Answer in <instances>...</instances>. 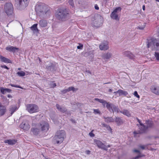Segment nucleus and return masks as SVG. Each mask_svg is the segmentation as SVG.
<instances>
[{
  "instance_id": "nucleus-47",
  "label": "nucleus",
  "mask_w": 159,
  "mask_h": 159,
  "mask_svg": "<svg viewBox=\"0 0 159 159\" xmlns=\"http://www.w3.org/2000/svg\"><path fill=\"white\" fill-rule=\"evenodd\" d=\"M68 92V90H67V89H64L62 90L61 91V92L62 94L66 93Z\"/></svg>"
},
{
  "instance_id": "nucleus-21",
  "label": "nucleus",
  "mask_w": 159,
  "mask_h": 159,
  "mask_svg": "<svg viewBox=\"0 0 159 159\" xmlns=\"http://www.w3.org/2000/svg\"><path fill=\"white\" fill-rule=\"evenodd\" d=\"M4 142L7 143L9 145H13L16 144L17 142V140L15 139H7L4 140Z\"/></svg>"
},
{
  "instance_id": "nucleus-12",
  "label": "nucleus",
  "mask_w": 159,
  "mask_h": 159,
  "mask_svg": "<svg viewBox=\"0 0 159 159\" xmlns=\"http://www.w3.org/2000/svg\"><path fill=\"white\" fill-rule=\"evenodd\" d=\"M16 2L19 3L21 9L25 8L28 5L29 0H15Z\"/></svg>"
},
{
  "instance_id": "nucleus-39",
  "label": "nucleus",
  "mask_w": 159,
  "mask_h": 159,
  "mask_svg": "<svg viewBox=\"0 0 159 159\" xmlns=\"http://www.w3.org/2000/svg\"><path fill=\"white\" fill-rule=\"evenodd\" d=\"M0 92L2 94H5L6 93V91H5V88L3 87H1L0 88Z\"/></svg>"
},
{
  "instance_id": "nucleus-5",
  "label": "nucleus",
  "mask_w": 159,
  "mask_h": 159,
  "mask_svg": "<svg viewBox=\"0 0 159 159\" xmlns=\"http://www.w3.org/2000/svg\"><path fill=\"white\" fill-rule=\"evenodd\" d=\"M148 48L151 47H153L156 51H159V39L152 38L150 42H147Z\"/></svg>"
},
{
  "instance_id": "nucleus-11",
  "label": "nucleus",
  "mask_w": 159,
  "mask_h": 159,
  "mask_svg": "<svg viewBox=\"0 0 159 159\" xmlns=\"http://www.w3.org/2000/svg\"><path fill=\"white\" fill-rule=\"evenodd\" d=\"M121 10V8L120 7H116L111 14L110 16L111 18L116 20H119V18L118 17V13L119 12H120Z\"/></svg>"
},
{
  "instance_id": "nucleus-45",
  "label": "nucleus",
  "mask_w": 159,
  "mask_h": 159,
  "mask_svg": "<svg viewBox=\"0 0 159 159\" xmlns=\"http://www.w3.org/2000/svg\"><path fill=\"white\" fill-rule=\"evenodd\" d=\"M133 94H134V96H135L136 97L138 98H140V96L138 94L137 91H134Z\"/></svg>"
},
{
  "instance_id": "nucleus-36",
  "label": "nucleus",
  "mask_w": 159,
  "mask_h": 159,
  "mask_svg": "<svg viewBox=\"0 0 159 159\" xmlns=\"http://www.w3.org/2000/svg\"><path fill=\"white\" fill-rule=\"evenodd\" d=\"M106 120L107 122H112L114 121V120L111 117L106 118Z\"/></svg>"
},
{
  "instance_id": "nucleus-18",
  "label": "nucleus",
  "mask_w": 159,
  "mask_h": 159,
  "mask_svg": "<svg viewBox=\"0 0 159 159\" xmlns=\"http://www.w3.org/2000/svg\"><path fill=\"white\" fill-rule=\"evenodd\" d=\"M122 54L125 56L130 59H133L134 58V56L130 51H125L122 52Z\"/></svg>"
},
{
  "instance_id": "nucleus-19",
  "label": "nucleus",
  "mask_w": 159,
  "mask_h": 159,
  "mask_svg": "<svg viewBox=\"0 0 159 159\" xmlns=\"http://www.w3.org/2000/svg\"><path fill=\"white\" fill-rule=\"evenodd\" d=\"M6 49L10 52H12L13 53H14L18 52L19 50V48L15 47L9 45L6 47Z\"/></svg>"
},
{
  "instance_id": "nucleus-3",
  "label": "nucleus",
  "mask_w": 159,
  "mask_h": 159,
  "mask_svg": "<svg viewBox=\"0 0 159 159\" xmlns=\"http://www.w3.org/2000/svg\"><path fill=\"white\" fill-rule=\"evenodd\" d=\"M103 21V17L100 15L97 14L92 17L91 25L93 27L98 28L102 25Z\"/></svg>"
},
{
  "instance_id": "nucleus-30",
  "label": "nucleus",
  "mask_w": 159,
  "mask_h": 159,
  "mask_svg": "<svg viewBox=\"0 0 159 159\" xmlns=\"http://www.w3.org/2000/svg\"><path fill=\"white\" fill-rule=\"evenodd\" d=\"M151 91L156 94H159V87L152 86L151 88Z\"/></svg>"
},
{
  "instance_id": "nucleus-15",
  "label": "nucleus",
  "mask_w": 159,
  "mask_h": 159,
  "mask_svg": "<svg viewBox=\"0 0 159 159\" xmlns=\"http://www.w3.org/2000/svg\"><path fill=\"white\" fill-rule=\"evenodd\" d=\"M99 47L101 50H107L109 48L108 42L107 41H104L101 43Z\"/></svg>"
},
{
  "instance_id": "nucleus-59",
  "label": "nucleus",
  "mask_w": 159,
  "mask_h": 159,
  "mask_svg": "<svg viewBox=\"0 0 159 159\" xmlns=\"http://www.w3.org/2000/svg\"><path fill=\"white\" fill-rule=\"evenodd\" d=\"M142 8L143 11H144L145 10V7L144 5L143 6Z\"/></svg>"
},
{
  "instance_id": "nucleus-37",
  "label": "nucleus",
  "mask_w": 159,
  "mask_h": 159,
  "mask_svg": "<svg viewBox=\"0 0 159 159\" xmlns=\"http://www.w3.org/2000/svg\"><path fill=\"white\" fill-rule=\"evenodd\" d=\"M68 3L72 7H74V4L73 0H68Z\"/></svg>"
},
{
  "instance_id": "nucleus-17",
  "label": "nucleus",
  "mask_w": 159,
  "mask_h": 159,
  "mask_svg": "<svg viewBox=\"0 0 159 159\" xmlns=\"http://www.w3.org/2000/svg\"><path fill=\"white\" fill-rule=\"evenodd\" d=\"M37 126L36 127L31 128V133L33 134L37 135L39 134L41 132V129Z\"/></svg>"
},
{
  "instance_id": "nucleus-9",
  "label": "nucleus",
  "mask_w": 159,
  "mask_h": 159,
  "mask_svg": "<svg viewBox=\"0 0 159 159\" xmlns=\"http://www.w3.org/2000/svg\"><path fill=\"white\" fill-rule=\"evenodd\" d=\"M46 67L48 70L52 72L56 71L57 69L55 63L51 61L47 62Z\"/></svg>"
},
{
  "instance_id": "nucleus-33",
  "label": "nucleus",
  "mask_w": 159,
  "mask_h": 159,
  "mask_svg": "<svg viewBox=\"0 0 159 159\" xmlns=\"http://www.w3.org/2000/svg\"><path fill=\"white\" fill-rule=\"evenodd\" d=\"M115 121L116 123L117 124L119 125L123 123V121L120 118V117H116Z\"/></svg>"
},
{
  "instance_id": "nucleus-28",
  "label": "nucleus",
  "mask_w": 159,
  "mask_h": 159,
  "mask_svg": "<svg viewBox=\"0 0 159 159\" xmlns=\"http://www.w3.org/2000/svg\"><path fill=\"white\" fill-rule=\"evenodd\" d=\"M18 109V108L16 106H11L9 108V111L11 112V115H12Z\"/></svg>"
},
{
  "instance_id": "nucleus-43",
  "label": "nucleus",
  "mask_w": 159,
  "mask_h": 159,
  "mask_svg": "<svg viewBox=\"0 0 159 159\" xmlns=\"http://www.w3.org/2000/svg\"><path fill=\"white\" fill-rule=\"evenodd\" d=\"M120 112L121 113H122L123 114L127 116H128V115L129 114V112L127 110H125L123 112L120 111Z\"/></svg>"
},
{
  "instance_id": "nucleus-22",
  "label": "nucleus",
  "mask_w": 159,
  "mask_h": 159,
  "mask_svg": "<svg viewBox=\"0 0 159 159\" xmlns=\"http://www.w3.org/2000/svg\"><path fill=\"white\" fill-rule=\"evenodd\" d=\"M6 107L2 105L0 102V116H3L6 111Z\"/></svg>"
},
{
  "instance_id": "nucleus-63",
  "label": "nucleus",
  "mask_w": 159,
  "mask_h": 159,
  "mask_svg": "<svg viewBox=\"0 0 159 159\" xmlns=\"http://www.w3.org/2000/svg\"><path fill=\"white\" fill-rule=\"evenodd\" d=\"M18 70H21V68H19L18 69Z\"/></svg>"
},
{
  "instance_id": "nucleus-54",
  "label": "nucleus",
  "mask_w": 159,
  "mask_h": 159,
  "mask_svg": "<svg viewBox=\"0 0 159 159\" xmlns=\"http://www.w3.org/2000/svg\"><path fill=\"white\" fill-rule=\"evenodd\" d=\"M139 147L143 150L145 149V146L143 145H140L139 146Z\"/></svg>"
},
{
  "instance_id": "nucleus-53",
  "label": "nucleus",
  "mask_w": 159,
  "mask_h": 159,
  "mask_svg": "<svg viewBox=\"0 0 159 159\" xmlns=\"http://www.w3.org/2000/svg\"><path fill=\"white\" fill-rule=\"evenodd\" d=\"M94 7L96 10H98L99 9V8L97 4L95 5Z\"/></svg>"
},
{
  "instance_id": "nucleus-24",
  "label": "nucleus",
  "mask_w": 159,
  "mask_h": 159,
  "mask_svg": "<svg viewBox=\"0 0 159 159\" xmlns=\"http://www.w3.org/2000/svg\"><path fill=\"white\" fill-rule=\"evenodd\" d=\"M0 61L6 63H11V61L9 59L0 55Z\"/></svg>"
},
{
  "instance_id": "nucleus-58",
  "label": "nucleus",
  "mask_w": 159,
  "mask_h": 159,
  "mask_svg": "<svg viewBox=\"0 0 159 159\" xmlns=\"http://www.w3.org/2000/svg\"><path fill=\"white\" fill-rule=\"evenodd\" d=\"M7 97L8 98H11L12 97V96L10 94H8L7 95Z\"/></svg>"
},
{
  "instance_id": "nucleus-52",
  "label": "nucleus",
  "mask_w": 159,
  "mask_h": 159,
  "mask_svg": "<svg viewBox=\"0 0 159 159\" xmlns=\"http://www.w3.org/2000/svg\"><path fill=\"white\" fill-rule=\"evenodd\" d=\"M65 113L69 115H70L71 114V111H67V110L65 112Z\"/></svg>"
},
{
  "instance_id": "nucleus-48",
  "label": "nucleus",
  "mask_w": 159,
  "mask_h": 159,
  "mask_svg": "<svg viewBox=\"0 0 159 159\" xmlns=\"http://www.w3.org/2000/svg\"><path fill=\"white\" fill-rule=\"evenodd\" d=\"M1 67L2 68H5L7 70H8L9 69V68L7 66H6L4 65H1Z\"/></svg>"
},
{
  "instance_id": "nucleus-8",
  "label": "nucleus",
  "mask_w": 159,
  "mask_h": 159,
  "mask_svg": "<svg viewBox=\"0 0 159 159\" xmlns=\"http://www.w3.org/2000/svg\"><path fill=\"white\" fill-rule=\"evenodd\" d=\"M37 126L41 129V131L45 132L47 131L49 128L48 123L45 121H41L37 125Z\"/></svg>"
},
{
  "instance_id": "nucleus-57",
  "label": "nucleus",
  "mask_w": 159,
  "mask_h": 159,
  "mask_svg": "<svg viewBox=\"0 0 159 159\" xmlns=\"http://www.w3.org/2000/svg\"><path fill=\"white\" fill-rule=\"evenodd\" d=\"M137 120H138V122L139 123V125L140 126V124L142 123L141 122V121L139 119H137Z\"/></svg>"
},
{
  "instance_id": "nucleus-23",
  "label": "nucleus",
  "mask_w": 159,
  "mask_h": 159,
  "mask_svg": "<svg viewBox=\"0 0 159 159\" xmlns=\"http://www.w3.org/2000/svg\"><path fill=\"white\" fill-rule=\"evenodd\" d=\"M56 106L59 111L63 113H65L67 111V109L65 107H61L58 104H57Z\"/></svg>"
},
{
  "instance_id": "nucleus-46",
  "label": "nucleus",
  "mask_w": 159,
  "mask_h": 159,
  "mask_svg": "<svg viewBox=\"0 0 159 159\" xmlns=\"http://www.w3.org/2000/svg\"><path fill=\"white\" fill-rule=\"evenodd\" d=\"M5 91L6 93H10L12 92V90L8 88H5Z\"/></svg>"
},
{
  "instance_id": "nucleus-29",
  "label": "nucleus",
  "mask_w": 159,
  "mask_h": 159,
  "mask_svg": "<svg viewBox=\"0 0 159 159\" xmlns=\"http://www.w3.org/2000/svg\"><path fill=\"white\" fill-rule=\"evenodd\" d=\"M112 56V53L110 52H107L103 54L102 56V57L104 60H107L110 59Z\"/></svg>"
},
{
  "instance_id": "nucleus-42",
  "label": "nucleus",
  "mask_w": 159,
  "mask_h": 159,
  "mask_svg": "<svg viewBox=\"0 0 159 159\" xmlns=\"http://www.w3.org/2000/svg\"><path fill=\"white\" fill-rule=\"evenodd\" d=\"M68 90V92H69L70 91H75V88L74 87L71 86L69 87L67 89Z\"/></svg>"
},
{
  "instance_id": "nucleus-10",
  "label": "nucleus",
  "mask_w": 159,
  "mask_h": 159,
  "mask_svg": "<svg viewBox=\"0 0 159 159\" xmlns=\"http://www.w3.org/2000/svg\"><path fill=\"white\" fill-rule=\"evenodd\" d=\"M26 107L28 111L30 113L36 112L39 111L38 107L35 104H28Z\"/></svg>"
},
{
  "instance_id": "nucleus-25",
  "label": "nucleus",
  "mask_w": 159,
  "mask_h": 159,
  "mask_svg": "<svg viewBox=\"0 0 159 159\" xmlns=\"http://www.w3.org/2000/svg\"><path fill=\"white\" fill-rule=\"evenodd\" d=\"M145 123L147 125L146 127L147 129L153 128L154 126V123L153 121L150 120H146Z\"/></svg>"
},
{
  "instance_id": "nucleus-14",
  "label": "nucleus",
  "mask_w": 159,
  "mask_h": 159,
  "mask_svg": "<svg viewBox=\"0 0 159 159\" xmlns=\"http://www.w3.org/2000/svg\"><path fill=\"white\" fill-rule=\"evenodd\" d=\"M94 143H96L98 147L105 151H107V149L106 148V145L103 144L101 141L96 139H94Z\"/></svg>"
},
{
  "instance_id": "nucleus-7",
  "label": "nucleus",
  "mask_w": 159,
  "mask_h": 159,
  "mask_svg": "<svg viewBox=\"0 0 159 159\" xmlns=\"http://www.w3.org/2000/svg\"><path fill=\"white\" fill-rule=\"evenodd\" d=\"M137 125L139 127V130L138 131H134L133 132L134 136V137H139V136H137V134H140L143 133H144L146 130L148 129L146 126L143 123L140 124V125H139V124H137Z\"/></svg>"
},
{
  "instance_id": "nucleus-26",
  "label": "nucleus",
  "mask_w": 159,
  "mask_h": 159,
  "mask_svg": "<svg viewBox=\"0 0 159 159\" xmlns=\"http://www.w3.org/2000/svg\"><path fill=\"white\" fill-rule=\"evenodd\" d=\"M37 24H35L32 25L30 27V29L33 31L34 34L38 33L39 30L37 28Z\"/></svg>"
},
{
  "instance_id": "nucleus-13",
  "label": "nucleus",
  "mask_w": 159,
  "mask_h": 159,
  "mask_svg": "<svg viewBox=\"0 0 159 159\" xmlns=\"http://www.w3.org/2000/svg\"><path fill=\"white\" fill-rule=\"evenodd\" d=\"M95 100L101 103L104 107H105V105H106V107L108 110L110 109V107L111 103L107 102L106 101L104 100L99 99L98 98H95Z\"/></svg>"
},
{
  "instance_id": "nucleus-61",
  "label": "nucleus",
  "mask_w": 159,
  "mask_h": 159,
  "mask_svg": "<svg viewBox=\"0 0 159 159\" xmlns=\"http://www.w3.org/2000/svg\"><path fill=\"white\" fill-rule=\"evenodd\" d=\"M112 91V90L111 89H108V91L109 92H111Z\"/></svg>"
},
{
  "instance_id": "nucleus-51",
  "label": "nucleus",
  "mask_w": 159,
  "mask_h": 159,
  "mask_svg": "<svg viewBox=\"0 0 159 159\" xmlns=\"http://www.w3.org/2000/svg\"><path fill=\"white\" fill-rule=\"evenodd\" d=\"M93 130L92 131L90 132L89 133V135L91 137H93L95 136V134L92 132Z\"/></svg>"
},
{
  "instance_id": "nucleus-20",
  "label": "nucleus",
  "mask_w": 159,
  "mask_h": 159,
  "mask_svg": "<svg viewBox=\"0 0 159 159\" xmlns=\"http://www.w3.org/2000/svg\"><path fill=\"white\" fill-rule=\"evenodd\" d=\"M110 109L108 110L110 112L113 113L114 112H118L119 108L118 106H116L112 103H111L110 107Z\"/></svg>"
},
{
  "instance_id": "nucleus-1",
  "label": "nucleus",
  "mask_w": 159,
  "mask_h": 159,
  "mask_svg": "<svg viewBox=\"0 0 159 159\" xmlns=\"http://www.w3.org/2000/svg\"><path fill=\"white\" fill-rule=\"evenodd\" d=\"M35 10L37 14L43 18L49 16L50 13L49 7L43 3H39L35 6Z\"/></svg>"
},
{
  "instance_id": "nucleus-2",
  "label": "nucleus",
  "mask_w": 159,
  "mask_h": 159,
  "mask_svg": "<svg viewBox=\"0 0 159 159\" xmlns=\"http://www.w3.org/2000/svg\"><path fill=\"white\" fill-rule=\"evenodd\" d=\"M69 12L68 10L66 8H59L56 13V17L60 21H65L69 19Z\"/></svg>"
},
{
  "instance_id": "nucleus-60",
  "label": "nucleus",
  "mask_w": 159,
  "mask_h": 159,
  "mask_svg": "<svg viewBox=\"0 0 159 159\" xmlns=\"http://www.w3.org/2000/svg\"><path fill=\"white\" fill-rule=\"evenodd\" d=\"M111 147V145H107V146H106V148H108L110 147Z\"/></svg>"
},
{
  "instance_id": "nucleus-62",
  "label": "nucleus",
  "mask_w": 159,
  "mask_h": 159,
  "mask_svg": "<svg viewBox=\"0 0 159 159\" xmlns=\"http://www.w3.org/2000/svg\"><path fill=\"white\" fill-rule=\"evenodd\" d=\"M87 72L91 74V72L89 70L87 71Z\"/></svg>"
},
{
  "instance_id": "nucleus-49",
  "label": "nucleus",
  "mask_w": 159,
  "mask_h": 159,
  "mask_svg": "<svg viewBox=\"0 0 159 159\" xmlns=\"http://www.w3.org/2000/svg\"><path fill=\"white\" fill-rule=\"evenodd\" d=\"M93 111L95 114H99L100 113V111L98 109H94Z\"/></svg>"
},
{
  "instance_id": "nucleus-27",
  "label": "nucleus",
  "mask_w": 159,
  "mask_h": 159,
  "mask_svg": "<svg viewBox=\"0 0 159 159\" xmlns=\"http://www.w3.org/2000/svg\"><path fill=\"white\" fill-rule=\"evenodd\" d=\"M39 24L41 27H45L47 26L48 22L46 20L42 19L39 20Z\"/></svg>"
},
{
  "instance_id": "nucleus-64",
  "label": "nucleus",
  "mask_w": 159,
  "mask_h": 159,
  "mask_svg": "<svg viewBox=\"0 0 159 159\" xmlns=\"http://www.w3.org/2000/svg\"><path fill=\"white\" fill-rule=\"evenodd\" d=\"M1 97L2 98H4V96H3V95H2V96H1Z\"/></svg>"
},
{
  "instance_id": "nucleus-35",
  "label": "nucleus",
  "mask_w": 159,
  "mask_h": 159,
  "mask_svg": "<svg viewBox=\"0 0 159 159\" xmlns=\"http://www.w3.org/2000/svg\"><path fill=\"white\" fill-rule=\"evenodd\" d=\"M145 26L146 23H144L143 25H139L137 27V29L140 30H143L145 28Z\"/></svg>"
},
{
  "instance_id": "nucleus-40",
  "label": "nucleus",
  "mask_w": 159,
  "mask_h": 159,
  "mask_svg": "<svg viewBox=\"0 0 159 159\" xmlns=\"http://www.w3.org/2000/svg\"><path fill=\"white\" fill-rule=\"evenodd\" d=\"M9 85H10L11 86H12V87L18 88H20L21 89H23V88L20 85H14V84H9Z\"/></svg>"
},
{
  "instance_id": "nucleus-16",
  "label": "nucleus",
  "mask_w": 159,
  "mask_h": 159,
  "mask_svg": "<svg viewBox=\"0 0 159 159\" xmlns=\"http://www.w3.org/2000/svg\"><path fill=\"white\" fill-rule=\"evenodd\" d=\"M20 127L25 130L27 131L30 129V126L28 122L24 121L20 125Z\"/></svg>"
},
{
  "instance_id": "nucleus-44",
  "label": "nucleus",
  "mask_w": 159,
  "mask_h": 159,
  "mask_svg": "<svg viewBox=\"0 0 159 159\" xmlns=\"http://www.w3.org/2000/svg\"><path fill=\"white\" fill-rule=\"evenodd\" d=\"M83 47V45L81 43H79V45L77 46L78 49H82Z\"/></svg>"
},
{
  "instance_id": "nucleus-32",
  "label": "nucleus",
  "mask_w": 159,
  "mask_h": 159,
  "mask_svg": "<svg viewBox=\"0 0 159 159\" xmlns=\"http://www.w3.org/2000/svg\"><path fill=\"white\" fill-rule=\"evenodd\" d=\"M118 92H119V96L122 95L126 96L128 94L127 91L121 89H119V91Z\"/></svg>"
},
{
  "instance_id": "nucleus-55",
  "label": "nucleus",
  "mask_w": 159,
  "mask_h": 159,
  "mask_svg": "<svg viewBox=\"0 0 159 159\" xmlns=\"http://www.w3.org/2000/svg\"><path fill=\"white\" fill-rule=\"evenodd\" d=\"M119 91V89L117 91H116V92H114L113 93L114 94H115V95H116V94L117 93H118L119 94V92H118V91Z\"/></svg>"
},
{
  "instance_id": "nucleus-56",
  "label": "nucleus",
  "mask_w": 159,
  "mask_h": 159,
  "mask_svg": "<svg viewBox=\"0 0 159 159\" xmlns=\"http://www.w3.org/2000/svg\"><path fill=\"white\" fill-rule=\"evenodd\" d=\"M87 154H89L90 153V151L89 150H87L85 152Z\"/></svg>"
},
{
  "instance_id": "nucleus-38",
  "label": "nucleus",
  "mask_w": 159,
  "mask_h": 159,
  "mask_svg": "<svg viewBox=\"0 0 159 159\" xmlns=\"http://www.w3.org/2000/svg\"><path fill=\"white\" fill-rule=\"evenodd\" d=\"M155 56L156 57V59L158 61L159 60V52H155Z\"/></svg>"
},
{
  "instance_id": "nucleus-41",
  "label": "nucleus",
  "mask_w": 159,
  "mask_h": 159,
  "mask_svg": "<svg viewBox=\"0 0 159 159\" xmlns=\"http://www.w3.org/2000/svg\"><path fill=\"white\" fill-rule=\"evenodd\" d=\"M103 125L104 127H106V128L109 131H110L111 132H112V129L109 126L107 125L106 124H104Z\"/></svg>"
},
{
  "instance_id": "nucleus-50",
  "label": "nucleus",
  "mask_w": 159,
  "mask_h": 159,
  "mask_svg": "<svg viewBox=\"0 0 159 159\" xmlns=\"http://www.w3.org/2000/svg\"><path fill=\"white\" fill-rule=\"evenodd\" d=\"M51 85L52 87L54 88L56 86V84L55 83L53 82L51 83Z\"/></svg>"
},
{
  "instance_id": "nucleus-31",
  "label": "nucleus",
  "mask_w": 159,
  "mask_h": 159,
  "mask_svg": "<svg viewBox=\"0 0 159 159\" xmlns=\"http://www.w3.org/2000/svg\"><path fill=\"white\" fill-rule=\"evenodd\" d=\"M134 152L138 153V155L136 157L133 158L132 159H138L140 157H143V156L140 153V151L137 149H134Z\"/></svg>"
},
{
  "instance_id": "nucleus-34",
  "label": "nucleus",
  "mask_w": 159,
  "mask_h": 159,
  "mask_svg": "<svg viewBox=\"0 0 159 159\" xmlns=\"http://www.w3.org/2000/svg\"><path fill=\"white\" fill-rule=\"evenodd\" d=\"M16 74L18 76L20 77L24 76L25 75V73L22 71H18Z\"/></svg>"
},
{
  "instance_id": "nucleus-6",
  "label": "nucleus",
  "mask_w": 159,
  "mask_h": 159,
  "mask_svg": "<svg viewBox=\"0 0 159 159\" xmlns=\"http://www.w3.org/2000/svg\"><path fill=\"white\" fill-rule=\"evenodd\" d=\"M13 7L12 4L10 2L6 3L4 6V11L7 16H10L13 13Z\"/></svg>"
},
{
  "instance_id": "nucleus-4",
  "label": "nucleus",
  "mask_w": 159,
  "mask_h": 159,
  "mask_svg": "<svg viewBox=\"0 0 159 159\" xmlns=\"http://www.w3.org/2000/svg\"><path fill=\"white\" fill-rule=\"evenodd\" d=\"M66 137V134L64 130H59L57 132L54 136L53 143H61L63 141Z\"/></svg>"
}]
</instances>
